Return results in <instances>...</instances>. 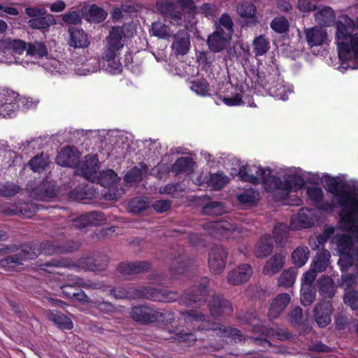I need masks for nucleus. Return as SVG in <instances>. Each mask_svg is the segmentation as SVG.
I'll list each match as a JSON object with an SVG mask.
<instances>
[{"label":"nucleus","mask_w":358,"mask_h":358,"mask_svg":"<svg viewBox=\"0 0 358 358\" xmlns=\"http://www.w3.org/2000/svg\"><path fill=\"white\" fill-rule=\"evenodd\" d=\"M322 180L327 184V191L331 194V202L322 203L321 209L331 212L334 208H339V210L336 227L325 226L317 240L322 244L331 239L340 255L338 265L345 271L358 261V250L349 234H339L338 231L348 232L358 240V190L355 188V181L347 180L343 176L332 177L326 174Z\"/></svg>","instance_id":"f257e3e1"},{"label":"nucleus","mask_w":358,"mask_h":358,"mask_svg":"<svg viewBox=\"0 0 358 358\" xmlns=\"http://www.w3.org/2000/svg\"><path fill=\"white\" fill-rule=\"evenodd\" d=\"M335 41L342 61L340 71L358 69V16L356 22L347 15L338 18L336 22Z\"/></svg>","instance_id":"f03ea898"},{"label":"nucleus","mask_w":358,"mask_h":358,"mask_svg":"<svg viewBox=\"0 0 358 358\" xmlns=\"http://www.w3.org/2000/svg\"><path fill=\"white\" fill-rule=\"evenodd\" d=\"M278 175L272 173L271 178L265 182V191L273 194L274 199L278 201L285 204L299 205L301 199L289 202L288 198L291 192H297L304 186L306 172L299 167H285L278 171Z\"/></svg>","instance_id":"7ed1b4c3"},{"label":"nucleus","mask_w":358,"mask_h":358,"mask_svg":"<svg viewBox=\"0 0 358 358\" xmlns=\"http://www.w3.org/2000/svg\"><path fill=\"white\" fill-rule=\"evenodd\" d=\"M178 3L182 12L177 10L178 6L170 3L169 0L158 1L156 6L160 13L170 19L171 23L188 28L189 23H194V15L196 13V8L193 0H178Z\"/></svg>","instance_id":"20e7f679"},{"label":"nucleus","mask_w":358,"mask_h":358,"mask_svg":"<svg viewBox=\"0 0 358 358\" xmlns=\"http://www.w3.org/2000/svg\"><path fill=\"white\" fill-rule=\"evenodd\" d=\"M124 37L123 29L115 27L106 38V50L102 57V69L110 74H119L122 71V64L117 56L119 50L124 47Z\"/></svg>","instance_id":"39448f33"},{"label":"nucleus","mask_w":358,"mask_h":358,"mask_svg":"<svg viewBox=\"0 0 358 358\" xmlns=\"http://www.w3.org/2000/svg\"><path fill=\"white\" fill-rule=\"evenodd\" d=\"M185 320L187 322H194V326L196 325V323L201 322V324L197 325V329L199 331L204 329L216 331L217 335L224 337H231L235 341H241L242 339V335L239 330L223 327L217 323L209 322L206 320L203 315L199 314L194 311L187 312Z\"/></svg>","instance_id":"423d86ee"},{"label":"nucleus","mask_w":358,"mask_h":358,"mask_svg":"<svg viewBox=\"0 0 358 358\" xmlns=\"http://www.w3.org/2000/svg\"><path fill=\"white\" fill-rule=\"evenodd\" d=\"M273 170L256 164H246L240 167L238 176L243 181L253 185L262 184L265 190V182L271 178Z\"/></svg>","instance_id":"0eeeda50"},{"label":"nucleus","mask_w":358,"mask_h":358,"mask_svg":"<svg viewBox=\"0 0 358 358\" xmlns=\"http://www.w3.org/2000/svg\"><path fill=\"white\" fill-rule=\"evenodd\" d=\"M48 50L44 43L41 42H34L29 43L24 57L20 58L18 57L17 64L24 67L29 68L32 64H38L42 65L45 62V57H48Z\"/></svg>","instance_id":"6e6552de"},{"label":"nucleus","mask_w":358,"mask_h":358,"mask_svg":"<svg viewBox=\"0 0 358 358\" xmlns=\"http://www.w3.org/2000/svg\"><path fill=\"white\" fill-rule=\"evenodd\" d=\"M131 317L136 321L143 322H165L172 319V315L168 312L162 313L145 306L134 307Z\"/></svg>","instance_id":"1a4fd4ad"},{"label":"nucleus","mask_w":358,"mask_h":358,"mask_svg":"<svg viewBox=\"0 0 358 358\" xmlns=\"http://www.w3.org/2000/svg\"><path fill=\"white\" fill-rule=\"evenodd\" d=\"M264 87L271 96L282 101L287 100L289 95L294 92L293 87L280 76L270 77Z\"/></svg>","instance_id":"9d476101"},{"label":"nucleus","mask_w":358,"mask_h":358,"mask_svg":"<svg viewBox=\"0 0 358 358\" xmlns=\"http://www.w3.org/2000/svg\"><path fill=\"white\" fill-rule=\"evenodd\" d=\"M75 73L78 76H87L101 69L99 59L89 52L81 55L73 59Z\"/></svg>","instance_id":"9b49d317"},{"label":"nucleus","mask_w":358,"mask_h":358,"mask_svg":"<svg viewBox=\"0 0 358 358\" xmlns=\"http://www.w3.org/2000/svg\"><path fill=\"white\" fill-rule=\"evenodd\" d=\"M206 229L212 236L226 239L238 238L241 232L237 227L225 220L210 222L207 224Z\"/></svg>","instance_id":"f8f14e48"},{"label":"nucleus","mask_w":358,"mask_h":358,"mask_svg":"<svg viewBox=\"0 0 358 358\" xmlns=\"http://www.w3.org/2000/svg\"><path fill=\"white\" fill-rule=\"evenodd\" d=\"M26 14L31 17L29 25L33 29H45L55 24L51 15H46V10L41 8H27Z\"/></svg>","instance_id":"ddd939ff"},{"label":"nucleus","mask_w":358,"mask_h":358,"mask_svg":"<svg viewBox=\"0 0 358 358\" xmlns=\"http://www.w3.org/2000/svg\"><path fill=\"white\" fill-rule=\"evenodd\" d=\"M18 108V94L10 90H0V117H13Z\"/></svg>","instance_id":"4468645a"},{"label":"nucleus","mask_w":358,"mask_h":358,"mask_svg":"<svg viewBox=\"0 0 358 358\" xmlns=\"http://www.w3.org/2000/svg\"><path fill=\"white\" fill-rule=\"evenodd\" d=\"M227 252L222 246L213 248L208 256V266L210 271L215 274L222 273L227 263Z\"/></svg>","instance_id":"2eb2a0df"},{"label":"nucleus","mask_w":358,"mask_h":358,"mask_svg":"<svg viewBox=\"0 0 358 358\" xmlns=\"http://www.w3.org/2000/svg\"><path fill=\"white\" fill-rule=\"evenodd\" d=\"M99 169V159L94 155H88L77 167L76 172L87 180L94 182Z\"/></svg>","instance_id":"dca6fc26"},{"label":"nucleus","mask_w":358,"mask_h":358,"mask_svg":"<svg viewBox=\"0 0 358 358\" xmlns=\"http://www.w3.org/2000/svg\"><path fill=\"white\" fill-rule=\"evenodd\" d=\"M333 307L329 301H322L314 308V318L320 327H325L331 321Z\"/></svg>","instance_id":"f3484780"},{"label":"nucleus","mask_w":358,"mask_h":358,"mask_svg":"<svg viewBox=\"0 0 358 358\" xmlns=\"http://www.w3.org/2000/svg\"><path fill=\"white\" fill-rule=\"evenodd\" d=\"M80 153L76 147L66 146L62 149L56 158V162L62 166L73 167L78 164Z\"/></svg>","instance_id":"a211bd4d"},{"label":"nucleus","mask_w":358,"mask_h":358,"mask_svg":"<svg viewBox=\"0 0 358 358\" xmlns=\"http://www.w3.org/2000/svg\"><path fill=\"white\" fill-rule=\"evenodd\" d=\"M252 273V267L249 264H243L228 273L227 281L232 285H238L248 281Z\"/></svg>","instance_id":"6ab92c4d"},{"label":"nucleus","mask_w":358,"mask_h":358,"mask_svg":"<svg viewBox=\"0 0 358 358\" xmlns=\"http://www.w3.org/2000/svg\"><path fill=\"white\" fill-rule=\"evenodd\" d=\"M314 211L308 208H301L298 214L291 220L290 227L292 229L311 227L313 224Z\"/></svg>","instance_id":"aec40b11"},{"label":"nucleus","mask_w":358,"mask_h":358,"mask_svg":"<svg viewBox=\"0 0 358 358\" xmlns=\"http://www.w3.org/2000/svg\"><path fill=\"white\" fill-rule=\"evenodd\" d=\"M306 38L310 47L320 46L328 41V35L322 27H315L305 30Z\"/></svg>","instance_id":"412c9836"},{"label":"nucleus","mask_w":358,"mask_h":358,"mask_svg":"<svg viewBox=\"0 0 358 358\" xmlns=\"http://www.w3.org/2000/svg\"><path fill=\"white\" fill-rule=\"evenodd\" d=\"M210 314L213 317H217L222 315H229L233 309L230 302L219 296H213L208 302Z\"/></svg>","instance_id":"4be33fe9"},{"label":"nucleus","mask_w":358,"mask_h":358,"mask_svg":"<svg viewBox=\"0 0 358 358\" xmlns=\"http://www.w3.org/2000/svg\"><path fill=\"white\" fill-rule=\"evenodd\" d=\"M190 39L188 34L185 31H178L175 36L171 48L176 56L185 55L189 50Z\"/></svg>","instance_id":"5701e85b"},{"label":"nucleus","mask_w":358,"mask_h":358,"mask_svg":"<svg viewBox=\"0 0 358 358\" xmlns=\"http://www.w3.org/2000/svg\"><path fill=\"white\" fill-rule=\"evenodd\" d=\"M231 38V36L221 32L220 28H216V30L208 36V47L213 52H220L225 48Z\"/></svg>","instance_id":"b1692460"},{"label":"nucleus","mask_w":358,"mask_h":358,"mask_svg":"<svg viewBox=\"0 0 358 358\" xmlns=\"http://www.w3.org/2000/svg\"><path fill=\"white\" fill-rule=\"evenodd\" d=\"M36 257L35 252H29L27 249L21 250V251L15 256L8 257L2 259L0 264L6 269H13L18 266L22 264V262L24 259H34Z\"/></svg>","instance_id":"393cba45"},{"label":"nucleus","mask_w":358,"mask_h":358,"mask_svg":"<svg viewBox=\"0 0 358 358\" xmlns=\"http://www.w3.org/2000/svg\"><path fill=\"white\" fill-rule=\"evenodd\" d=\"M290 302V296L287 293L278 294L272 301L269 310L268 316L274 319L280 315Z\"/></svg>","instance_id":"a878e982"},{"label":"nucleus","mask_w":358,"mask_h":358,"mask_svg":"<svg viewBox=\"0 0 358 358\" xmlns=\"http://www.w3.org/2000/svg\"><path fill=\"white\" fill-rule=\"evenodd\" d=\"M27 189L30 191L31 196L39 200H46L54 197L57 191L53 184L48 183V182H43L40 186L36 189H31L27 186Z\"/></svg>","instance_id":"bb28decb"},{"label":"nucleus","mask_w":358,"mask_h":358,"mask_svg":"<svg viewBox=\"0 0 358 358\" xmlns=\"http://www.w3.org/2000/svg\"><path fill=\"white\" fill-rule=\"evenodd\" d=\"M285 264V257L275 254L266 261L262 268V273L266 275H273L278 273Z\"/></svg>","instance_id":"cd10ccee"},{"label":"nucleus","mask_w":358,"mask_h":358,"mask_svg":"<svg viewBox=\"0 0 358 358\" xmlns=\"http://www.w3.org/2000/svg\"><path fill=\"white\" fill-rule=\"evenodd\" d=\"M150 267L148 262L121 263L117 267L118 271L124 275L138 274L147 271Z\"/></svg>","instance_id":"c85d7f7f"},{"label":"nucleus","mask_w":358,"mask_h":358,"mask_svg":"<svg viewBox=\"0 0 358 358\" xmlns=\"http://www.w3.org/2000/svg\"><path fill=\"white\" fill-rule=\"evenodd\" d=\"M99 136L103 138L106 144L113 146L115 149H120L124 143V136L120 131L118 130H103L100 131Z\"/></svg>","instance_id":"c756f323"},{"label":"nucleus","mask_w":358,"mask_h":358,"mask_svg":"<svg viewBox=\"0 0 358 358\" xmlns=\"http://www.w3.org/2000/svg\"><path fill=\"white\" fill-rule=\"evenodd\" d=\"M44 69L52 75H62L68 72V68L63 62L52 57H45L41 65Z\"/></svg>","instance_id":"7c9ffc66"},{"label":"nucleus","mask_w":358,"mask_h":358,"mask_svg":"<svg viewBox=\"0 0 358 358\" xmlns=\"http://www.w3.org/2000/svg\"><path fill=\"white\" fill-rule=\"evenodd\" d=\"M120 180V178L111 169L103 171L96 175V180L94 182H97L106 188L113 187Z\"/></svg>","instance_id":"2f4dec72"},{"label":"nucleus","mask_w":358,"mask_h":358,"mask_svg":"<svg viewBox=\"0 0 358 358\" xmlns=\"http://www.w3.org/2000/svg\"><path fill=\"white\" fill-rule=\"evenodd\" d=\"M69 45L76 48H84L90 44L88 36L82 29H71Z\"/></svg>","instance_id":"473e14b6"},{"label":"nucleus","mask_w":358,"mask_h":358,"mask_svg":"<svg viewBox=\"0 0 358 358\" xmlns=\"http://www.w3.org/2000/svg\"><path fill=\"white\" fill-rule=\"evenodd\" d=\"M273 241L270 236L264 235L261 237L255 245V255L259 258H263L270 255L273 250Z\"/></svg>","instance_id":"72a5a7b5"},{"label":"nucleus","mask_w":358,"mask_h":358,"mask_svg":"<svg viewBox=\"0 0 358 358\" xmlns=\"http://www.w3.org/2000/svg\"><path fill=\"white\" fill-rule=\"evenodd\" d=\"M194 162L188 157L178 158L171 166V171L176 174H189L194 169Z\"/></svg>","instance_id":"f704fd0d"},{"label":"nucleus","mask_w":358,"mask_h":358,"mask_svg":"<svg viewBox=\"0 0 358 358\" xmlns=\"http://www.w3.org/2000/svg\"><path fill=\"white\" fill-rule=\"evenodd\" d=\"M148 172V168L143 163L138 166H135L127 173L124 176V181L129 185L140 182Z\"/></svg>","instance_id":"c9c22d12"},{"label":"nucleus","mask_w":358,"mask_h":358,"mask_svg":"<svg viewBox=\"0 0 358 358\" xmlns=\"http://www.w3.org/2000/svg\"><path fill=\"white\" fill-rule=\"evenodd\" d=\"M330 253L327 250H320L313 261L310 267L317 273L324 271L329 266Z\"/></svg>","instance_id":"e433bc0d"},{"label":"nucleus","mask_w":358,"mask_h":358,"mask_svg":"<svg viewBox=\"0 0 358 358\" xmlns=\"http://www.w3.org/2000/svg\"><path fill=\"white\" fill-rule=\"evenodd\" d=\"M320 294L324 299H331L335 294V287L333 280L327 276H322L318 280Z\"/></svg>","instance_id":"4c0bfd02"},{"label":"nucleus","mask_w":358,"mask_h":358,"mask_svg":"<svg viewBox=\"0 0 358 358\" xmlns=\"http://www.w3.org/2000/svg\"><path fill=\"white\" fill-rule=\"evenodd\" d=\"M149 33L151 36L161 39H168L171 37L172 31L169 25L162 21H155L152 23Z\"/></svg>","instance_id":"58836bf2"},{"label":"nucleus","mask_w":358,"mask_h":358,"mask_svg":"<svg viewBox=\"0 0 358 358\" xmlns=\"http://www.w3.org/2000/svg\"><path fill=\"white\" fill-rule=\"evenodd\" d=\"M143 296L153 301L165 302L173 301L176 299V295L174 293H168L165 291L153 289H146L145 292L143 294Z\"/></svg>","instance_id":"ea45409f"},{"label":"nucleus","mask_w":358,"mask_h":358,"mask_svg":"<svg viewBox=\"0 0 358 358\" xmlns=\"http://www.w3.org/2000/svg\"><path fill=\"white\" fill-rule=\"evenodd\" d=\"M10 38L0 39V62L7 64H17L18 57L10 52Z\"/></svg>","instance_id":"a19ab883"},{"label":"nucleus","mask_w":358,"mask_h":358,"mask_svg":"<svg viewBox=\"0 0 358 358\" xmlns=\"http://www.w3.org/2000/svg\"><path fill=\"white\" fill-rule=\"evenodd\" d=\"M238 201L244 206H255L259 199V192L249 188L237 195Z\"/></svg>","instance_id":"79ce46f5"},{"label":"nucleus","mask_w":358,"mask_h":358,"mask_svg":"<svg viewBox=\"0 0 358 358\" xmlns=\"http://www.w3.org/2000/svg\"><path fill=\"white\" fill-rule=\"evenodd\" d=\"M315 17L320 25L330 26L335 20V14L330 7H324L315 13Z\"/></svg>","instance_id":"37998d69"},{"label":"nucleus","mask_w":358,"mask_h":358,"mask_svg":"<svg viewBox=\"0 0 358 358\" xmlns=\"http://www.w3.org/2000/svg\"><path fill=\"white\" fill-rule=\"evenodd\" d=\"M229 182V178L222 171L210 173L208 187L214 190L223 188Z\"/></svg>","instance_id":"c03bdc74"},{"label":"nucleus","mask_w":358,"mask_h":358,"mask_svg":"<svg viewBox=\"0 0 358 358\" xmlns=\"http://www.w3.org/2000/svg\"><path fill=\"white\" fill-rule=\"evenodd\" d=\"M309 257V250L306 246H301L296 248L292 254L293 263L298 267H301L308 261Z\"/></svg>","instance_id":"a18cd8bd"},{"label":"nucleus","mask_w":358,"mask_h":358,"mask_svg":"<svg viewBox=\"0 0 358 358\" xmlns=\"http://www.w3.org/2000/svg\"><path fill=\"white\" fill-rule=\"evenodd\" d=\"M190 89L199 96H205L210 95L209 85L204 79H196L192 81Z\"/></svg>","instance_id":"49530a36"},{"label":"nucleus","mask_w":358,"mask_h":358,"mask_svg":"<svg viewBox=\"0 0 358 358\" xmlns=\"http://www.w3.org/2000/svg\"><path fill=\"white\" fill-rule=\"evenodd\" d=\"M50 163L49 157L47 154L41 153L32 158L29 164L31 169L35 172H39L43 170Z\"/></svg>","instance_id":"de8ad7c7"},{"label":"nucleus","mask_w":358,"mask_h":358,"mask_svg":"<svg viewBox=\"0 0 358 358\" xmlns=\"http://www.w3.org/2000/svg\"><path fill=\"white\" fill-rule=\"evenodd\" d=\"M296 274L294 269L284 271L278 278V285L285 288L292 286L296 280Z\"/></svg>","instance_id":"09e8293b"},{"label":"nucleus","mask_w":358,"mask_h":358,"mask_svg":"<svg viewBox=\"0 0 358 358\" xmlns=\"http://www.w3.org/2000/svg\"><path fill=\"white\" fill-rule=\"evenodd\" d=\"M10 52L16 57L22 58L24 57V53L27 52V45L21 40L10 39Z\"/></svg>","instance_id":"8fccbe9b"},{"label":"nucleus","mask_w":358,"mask_h":358,"mask_svg":"<svg viewBox=\"0 0 358 358\" xmlns=\"http://www.w3.org/2000/svg\"><path fill=\"white\" fill-rule=\"evenodd\" d=\"M254 51L256 55H263L269 49V41L264 36H259L253 41Z\"/></svg>","instance_id":"3c124183"},{"label":"nucleus","mask_w":358,"mask_h":358,"mask_svg":"<svg viewBox=\"0 0 358 358\" xmlns=\"http://www.w3.org/2000/svg\"><path fill=\"white\" fill-rule=\"evenodd\" d=\"M203 212L206 215H219L225 212V208L221 202L210 201L203 206Z\"/></svg>","instance_id":"603ef678"},{"label":"nucleus","mask_w":358,"mask_h":358,"mask_svg":"<svg viewBox=\"0 0 358 358\" xmlns=\"http://www.w3.org/2000/svg\"><path fill=\"white\" fill-rule=\"evenodd\" d=\"M81 220H85L87 222H88L89 225H99L103 223L106 218L101 213L93 211L80 215V218L78 220V221Z\"/></svg>","instance_id":"864d4df0"},{"label":"nucleus","mask_w":358,"mask_h":358,"mask_svg":"<svg viewBox=\"0 0 358 358\" xmlns=\"http://www.w3.org/2000/svg\"><path fill=\"white\" fill-rule=\"evenodd\" d=\"M306 194L308 199L315 204L321 203L324 195L322 189L318 186L308 187Z\"/></svg>","instance_id":"5fc2aeb1"},{"label":"nucleus","mask_w":358,"mask_h":358,"mask_svg":"<svg viewBox=\"0 0 358 358\" xmlns=\"http://www.w3.org/2000/svg\"><path fill=\"white\" fill-rule=\"evenodd\" d=\"M148 206L149 201L145 197L134 198L129 203L130 210L134 213L145 210Z\"/></svg>","instance_id":"6e6d98bb"},{"label":"nucleus","mask_w":358,"mask_h":358,"mask_svg":"<svg viewBox=\"0 0 358 358\" xmlns=\"http://www.w3.org/2000/svg\"><path fill=\"white\" fill-rule=\"evenodd\" d=\"M216 28H220L221 32H223L229 36H232L233 22L229 15L227 14H223L220 17Z\"/></svg>","instance_id":"4d7b16f0"},{"label":"nucleus","mask_w":358,"mask_h":358,"mask_svg":"<svg viewBox=\"0 0 358 358\" xmlns=\"http://www.w3.org/2000/svg\"><path fill=\"white\" fill-rule=\"evenodd\" d=\"M51 320L62 329H71L73 328L71 320L60 313H52Z\"/></svg>","instance_id":"13d9d810"},{"label":"nucleus","mask_w":358,"mask_h":358,"mask_svg":"<svg viewBox=\"0 0 358 358\" xmlns=\"http://www.w3.org/2000/svg\"><path fill=\"white\" fill-rule=\"evenodd\" d=\"M316 296L315 292L312 287H301V303L306 306L310 305Z\"/></svg>","instance_id":"bf43d9fd"},{"label":"nucleus","mask_w":358,"mask_h":358,"mask_svg":"<svg viewBox=\"0 0 358 358\" xmlns=\"http://www.w3.org/2000/svg\"><path fill=\"white\" fill-rule=\"evenodd\" d=\"M238 13L243 17H252L256 13L255 5L250 2H244L237 8Z\"/></svg>","instance_id":"052dcab7"},{"label":"nucleus","mask_w":358,"mask_h":358,"mask_svg":"<svg viewBox=\"0 0 358 358\" xmlns=\"http://www.w3.org/2000/svg\"><path fill=\"white\" fill-rule=\"evenodd\" d=\"M107 13L101 8L92 5L89 10V20L92 22H101L105 20Z\"/></svg>","instance_id":"680f3d73"},{"label":"nucleus","mask_w":358,"mask_h":358,"mask_svg":"<svg viewBox=\"0 0 358 358\" xmlns=\"http://www.w3.org/2000/svg\"><path fill=\"white\" fill-rule=\"evenodd\" d=\"M63 293L66 295L69 298H75L80 301H85L87 299V295L83 291L80 292H76L73 289L74 287L71 285H66L62 287Z\"/></svg>","instance_id":"e2e57ef3"},{"label":"nucleus","mask_w":358,"mask_h":358,"mask_svg":"<svg viewBox=\"0 0 358 358\" xmlns=\"http://www.w3.org/2000/svg\"><path fill=\"white\" fill-rule=\"evenodd\" d=\"M271 28L278 33L285 32L289 27V22L284 17H277L271 23Z\"/></svg>","instance_id":"0e129e2a"},{"label":"nucleus","mask_w":358,"mask_h":358,"mask_svg":"<svg viewBox=\"0 0 358 358\" xmlns=\"http://www.w3.org/2000/svg\"><path fill=\"white\" fill-rule=\"evenodd\" d=\"M357 275L354 274L345 273L341 277L338 281L339 285L345 291L350 289L357 282Z\"/></svg>","instance_id":"69168bd1"},{"label":"nucleus","mask_w":358,"mask_h":358,"mask_svg":"<svg viewBox=\"0 0 358 358\" xmlns=\"http://www.w3.org/2000/svg\"><path fill=\"white\" fill-rule=\"evenodd\" d=\"M344 302L350 306L352 310L358 309V293L355 291H346L344 296Z\"/></svg>","instance_id":"338daca9"},{"label":"nucleus","mask_w":358,"mask_h":358,"mask_svg":"<svg viewBox=\"0 0 358 358\" xmlns=\"http://www.w3.org/2000/svg\"><path fill=\"white\" fill-rule=\"evenodd\" d=\"M242 99L243 97L241 94L238 93L224 96L222 99V101L224 104H226L228 106H235L241 104H245V102H244L242 100Z\"/></svg>","instance_id":"774afa93"}]
</instances>
